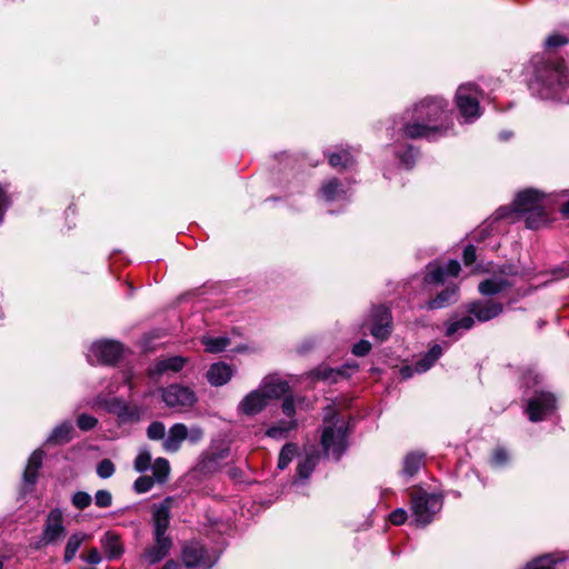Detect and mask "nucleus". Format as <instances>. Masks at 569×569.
<instances>
[{"label": "nucleus", "mask_w": 569, "mask_h": 569, "mask_svg": "<svg viewBox=\"0 0 569 569\" xmlns=\"http://www.w3.org/2000/svg\"><path fill=\"white\" fill-rule=\"evenodd\" d=\"M448 102L440 97H427L417 103L402 127L407 138L435 139L446 134L452 127Z\"/></svg>", "instance_id": "1"}, {"label": "nucleus", "mask_w": 569, "mask_h": 569, "mask_svg": "<svg viewBox=\"0 0 569 569\" xmlns=\"http://www.w3.org/2000/svg\"><path fill=\"white\" fill-rule=\"evenodd\" d=\"M533 78L530 89L542 99L569 103V70L562 61L545 57L532 59Z\"/></svg>", "instance_id": "2"}, {"label": "nucleus", "mask_w": 569, "mask_h": 569, "mask_svg": "<svg viewBox=\"0 0 569 569\" xmlns=\"http://www.w3.org/2000/svg\"><path fill=\"white\" fill-rule=\"evenodd\" d=\"M546 202V197L537 190L527 189L517 194L513 208L516 212L526 216V224L529 229H538L548 221Z\"/></svg>", "instance_id": "3"}, {"label": "nucleus", "mask_w": 569, "mask_h": 569, "mask_svg": "<svg viewBox=\"0 0 569 569\" xmlns=\"http://www.w3.org/2000/svg\"><path fill=\"white\" fill-rule=\"evenodd\" d=\"M442 508L441 498L437 495H430L425 491H418L411 495V511L415 522L418 526L430 523L436 513Z\"/></svg>", "instance_id": "4"}, {"label": "nucleus", "mask_w": 569, "mask_h": 569, "mask_svg": "<svg viewBox=\"0 0 569 569\" xmlns=\"http://www.w3.org/2000/svg\"><path fill=\"white\" fill-rule=\"evenodd\" d=\"M480 96V90L473 83H465L457 89L456 104L466 122H472L481 116Z\"/></svg>", "instance_id": "5"}, {"label": "nucleus", "mask_w": 569, "mask_h": 569, "mask_svg": "<svg viewBox=\"0 0 569 569\" xmlns=\"http://www.w3.org/2000/svg\"><path fill=\"white\" fill-rule=\"evenodd\" d=\"M217 560L218 555L208 551L199 541H190L182 548V561L189 569H210Z\"/></svg>", "instance_id": "6"}, {"label": "nucleus", "mask_w": 569, "mask_h": 569, "mask_svg": "<svg viewBox=\"0 0 569 569\" xmlns=\"http://www.w3.org/2000/svg\"><path fill=\"white\" fill-rule=\"evenodd\" d=\"M325 428L321 436V445L325 452L338 460L345 451L346 445V427L343 423L340 426L331 425L327 419L325 420Z\"/></svg>", "instance_id": "7"}, {"label": "nucleus", "mask_w": 569, "mask_h": 569, "mask_svg": "<svg viewBox=\"0 0 569 569\" xmlns=\"http://www.w3.org/2000/svg\"><path fill=\"white\" fill-rule=\"evenodd\" d=\"M162 399L170 408L182 409L192 407L197 402L194 391L182 385H170L162 390Z\"/></svg>", "instance_id": "8"}, {"label": "nucleus", "mask_w": 569, "mask_h": 569, "mask_svg": "<svg viewBox=\"0 0 569 569\" xmlns=\"http://www.w3.org/2000/svg\"><path fill=\"white\" fill-rule=\"evenodd\" d=\"M64 535L63 513L60 509H52L47 516L38 547L56 543Z\"/></svg>", "instance_id": "9"}, {"label": "nucleus", "mask_w": 569, "mask_h": 569, "mask_svg": "<svg viewBox=\"0 0 569 569\" xmlns=\"http://www.w3.org/2000/svg\"><path fill=\"white\" fill-rule=\"evenodd\" d=\"M391 313L387 307L379 306L372 309L366 326L373 338L383 341L391 333Z\"/></svg>", "instance_id": "10"}, {"label": "nucleus", "mask_w": 569, "mask_h": 569, "mask_svg": "<svg viewBox=\"0 0 569 569\" xmlns=\"http://www.w3.org/2000/svg\"><path fill=\"white\" fill-rule=\"evenodd\" d=\"M555 409L556 398L552 393L536 391L528 402L527 412L531 421H540L552 413Z\"/></svg>", "instance_id": "11"}, {"label": "nucleus", "mask_w": 569, "mask_h": 569, "mask_svg": "<svg viewBox=\"0 0 569 569\" xmlns=\"http://www.w3.org/2000/svg\"><path fill=\"white\" fill-rule=\"evenodd\" d=\"M122 353V346L117 341L101 340L94 342L88 355L90 362L111 365L116 362Z\"/></svg>", "instance_id": "12"}, {"label": "nucleus", "mask_w": 569, "mask_h": 569, "mask_svg": "<svg viewBox=\"0 0 569 569\" xmlns=\"http://www.w3.org/2000/svg\"><path fill=\"white\" fill-rule=\"evenodd\" d=\"M173 499L167 497L162 502L152 506V522L154 537H167L166 531L170 523V510Z\"/></svg>", "instance_id": "13"}, {"label": "nucleus", "mask_w": 569, "mask_h": 569, "mask_svg": "<svg viewBox=\"0 0 569 569\" xmlns=\"http://www.w3.org/2000/svg\"><path fill=\"white\" fill-rule=\"evenodd\" d=\"M503 310L500 302L496 301H475L468 305L467 311L473 315L480 322L489 321L497 318Z\"/></svg>", "instance_id": "14"}, {"label": "nucleus", "mask_w": 569, "mask_h": 569, "mask_svg": "<svg viewBox=\"0 0 569 569\" xmlns=\"http://www.w3.org/2000/svg\"><path fill=\"white\" fill-rule=\"evenodd\" d=\"M189 435V428L183 423H174L170 427L162 441V448L167 452H177Z\"/></svg>", "instance_id": "15"}, {"label": "nucleus", "mask_w": 569, "mask_h": 569, "mask_svg": "<svg viewBox=\"0 0 569 569\" xmlns=\"http://www.w3.org/2000/svg\"><path fill=\"white\" fill-rule=\"evenodd\" d=\"M441 355L442 347L440 345H433L423 356V358L416 362L415 369L406 367L401 370L402 377L410 378L413 371L418 373L426 372L435 365V362L440 358Z\"/></svg>", "instance_id": "16"}, {"label": "nucleus", "mask_w": 569, "mask_h": 569, "mask_svg": "<svg viewBox=\"0 0 569 569\" xmlns=\"http://www.w3.org/2000/svg\"><path fill=\"white\" fill-rule=\"evenodd\" d=\"M268 405V400L263 392L259 389L249 392L239 403L238 409L247 415L254 416L261 412Z\"/></svg>", "instance_id": "17"}, {"label": "nucleus", "mask_w": 569, "mask_h": 569, "mask_svg": "<svg viewBox=\"0 0 569 569\" xmlns=\"http://www.w3.org/2000/svg\"><path fill=\"white\" fill-rule=\"evenodd\" d=\"M258 389L263 392L269 402L270 400L278 399L287 393L289 385L278 376H268L262 380Z\"/></svg>", "instance_id": "18"}, {"label": "nucleus", "mask_w": 569, "mask_h": 569, "mask_svg": "<svg viewBox=\"0 0 569 569\" xmlns=\"http://www.w3.org/2000/svg\"><path fill=\"white\" fill-rule=\"evenodd\" d=\"M171 546L172 541L169 537H154V545L144 551L143 559L149 565H154L168 555Z\"/></svg>", "instance_id": "19"}, {"label": "nucleus", "mask_w": 569, "mask_h": 569, "mask_svg": "<svg viewBox=\"0 0 569 569\" xmlns=\"http://www.w3.org/2000/svg\"><path fill=\"white\" fill-rule=\"evenodd\" d=\"M233 369L224 362H216L207 371V379L210 385L219 387L226 385L232 377Z\"/></svg>", "instance_id": "20"}, {"label": "nucleus", "mask_w": 569, "mask_h": 569, "mask_svg": "<svg viewBox=\"0 0 569 569\" xmlns=\"http://www.w3.org/2000/svg\"><path fill=\"white\" fill-rule=\"evenodd\" d=\"M187 363V358L174 356L158 360L152 368L149 369L150 376L163 375L166 372H178Z\"/></svg>", "instance_id": "21"}, {"label": "nucleus", "mask_w": 569, "mask_h": 569, "mask_svg": "<svg viewBox=\"0 0 569 569\" xmlns=\"http://www.w3.org/2000/svg\"><path fill=\"white\" fill-rule=\"evenodd\" d=\"M357 366L347 365L339 369H331L328 367L317 368L312 375L316 379L327 381L329 383L337 382L340 378H347L350 376L349 371H355Z\"/></svg>", "instance_id": "22"}, {"label": "nucleus", "mask_w": 569, "mask_h": 569, "mask_svg": "<svg viewBox=\"0 0 569 569\" xmlns=\"http://www.w3.org/2000/svg\"><path fill=\"white\" fill-rule=\"evenodd\" d=\"M43 451L36 450L30 456L23 472V481L26 485L33 486L38 478V471L42 465Z\"/></svg>", "instance_id": "23"}, {"label": "nucleus", "mask_w": 569, "mask_h": 569, "mask_svg": "<svg viewBox=\"0 0 569 569\" xmlns=\"http://www.w3.org/2000/svg\"><path fill=\"white\" fill-rule=\"evenodd\" d=\"M101 543L107 558L110 560L118 559L123 553V547L119 537L112 532H107Z\"/></svg>", "instance_id": "24"}, {"label": "nucleus", "mask_w": 569, "mask_h": 569, "mask_svg": "<svg viewBox=\"0 0 569 569\" xmlns=\"http://www.w3.org/2000/svg\"><path fill=\"white\" fill-rule=\"evenodd\" d=\"M319 192L321 198L328 202L343 199L347 193L338 179H331L323 183Z\"/></svg>", "instance_id": "25"}, {"label": "nucleus", "mask_w": 569, "mask_h": 569, "mask_svg": "<svg viewBox=\"0 0 569 569\" xmlns=\"http://www.w3.org/2000/svg\"><path fill=\"white\" fill-rule=\"evenodd\" d=\"M511 283L501 277H492L487 279L479 284V291L483 296H495L505 291Z\"/></svg>", "instance_id": "26"}, {"label": "nucleus", "mask_w": 569, "mask_h": 569, "mask_svg": "<svg viewBox=\"0 0 569 569\" xmlns=\"http://www.w3.org/2000/svg\"><path fill=\"white\" fill-rule=\"evenodd\" d=\"M73 427L70 421L57 426L48 438L49 443L61 445L71 440Z\"/></svg>", "instance_id": "27"}, {"label": "nucleus", "mask_w": 569, "mask_h": 569, "mask_svg": "<svg viewBox=\"0 0 569 569\" xmlns=\"http://www.w3.org/2000/svg\"><path fill=\"white\" fill-rule=\"evenodd\" d=\"M328 161L332 168L348 169L355 164V157L349 150L341 149L330 153Z\"/></svg>", "instance_id": "28"}, {"label": "nucleus", "mask_w": 569, "mask_h": 569, "mask_svg": "<svg viewBox=\"0 0 569 569\" xmlns=\"http://www.w3.org/2000/svg\"><path fill=\"white\" fill-rule=\"evenodd\" d=\"M457 287L447 288L441 291L436 298L431 299L427 303L428 309H440L456 301L457 299Z\"/></svg>", "instance_id": "29"}, {"label": "nucleus", "mask_w": 569, "mask_h": 569, "mask_svg": "<svg viewBox=\"0 0 569 569\" xmlns=\"http://www.w3.org/2000/svg\"><path fill=\"white\" fill-rule=\"evenodd\" d=\"M425 456L420 452H410L403 459L402 473L407 477H413L423 463Z\"/></svg>", "instance_id": "30"}, {"label": "nucleus", "mask_w": 569, "mask_h": 569, "mask_svg": "<svg viewBox=\"0 0 569 569\" xmlns=\"http://www.w3.org/2000/svg\"><path fill=\"white\" fill-rule=\"evenodd\" d=\"M152 470V479L157 483H164L167 482L169 475H170V465L169 461L166 458H157L153 463L151 465Z\"/></svg>", "instance_id": "31"}, {"label": "nucleus", "mask_w": 569, "mask_h": 569, "mask_svg": "<svg viewBox=\"0 0 569 569\" xmlns=\"http://www.w3.org/2000/svg\"><path fill=\"white\" fill-rule=\"evenodd\" d=\"M87 539V535L83 532H76L71 535L68 539V542L66 545L64 549V561L69 562L71 561L79 548L81 547L82 542Z\"/></svg>", "instance_id": "32"}, {"label": "nucleus", "mask_w": 569, "mask_h": 569, "mask_svg": "<svg viewBox=\"0 0 569 569\" xmlns=\"http://www.w3.org/2000/svg\"><path fill=\"white\" fill-rule=\"evenodd\" d=\"M202 345L206 347V351L210 353H218L223 351L230 343L227 337H210L203 336L201 338Z\"/></svg>", "instance_id": "33"}, {"label": "nucleus", "mask_w": 569, "mask_h": 569, "mask_svg": "<svg viewBox=\"0 0 569 569\" xmlns=\"http://www.w3.org/2000/svg\"><path fill=\"white\" fill-rule=\"evenodd\" d=\"M473 325H475V319L471 316H465L458 320H451L447 325L446 335L448 337H451L460 330L466 331V330L471 329L473 327Z\"/></svg>", "instance_id": "34"}, {"label": "nucleus", "mask_w": 569, "mask_h": 569, "mask_svg": "<svg viewBox=\"0 0 569 569\" xmlns=\"http://www.w3.org/2000/svg\"><path fill=\"white\" fill-rule=\"evenodd\" d=\"M296 426L297 423L295 420L281 421L278 425L270 427L266 433L270 438L283 439L296 428Z\"/></svg>", "instance_id": "35"}, {"label": "nucleus", "mask_w": 569, "mask_h": 569, "mask_svg": "<svg viewBox=\"0 0 569 569\" xmlns=\"http://www.w3.org/2000/svg\"><path fill=\"white\" fill-rule=\"evenodd\" d=\"M318 455L312 453L308 455L303 460L299 461L297 472L300 479L309 478L318 462Z\"/></svg>", "instance_id": "36"}, {"label": "nucleus", "mask_w": 569, "mask_h": 569, "mask_svg": "<svg viewBox=\"0 0 569 569\" xmlns=\"http://www.w3.org/2000/svg\"><path fill=\"white\" fill-rule=\"evenodd\" d=\"M298 447L295 443H287L280 451L278 468L283 470L288 467V465L292 461L293 457L297 455Z\"/></svg>", "instance_id": "37"}, {"label": "nucleus", "mask_w": 569, "mask_h": 569, "mask_svg": "<svg viewBox=\"0 0 569 569\" xmlns=\"http://www.w3.org/2000/svg\"><path fill=\"white\" fill-rule=\"evenodd\" d=\"M152 456L149 450L141 449L134 459L133 467L138 472H144L151 468Z\"/></svg>", "instance_id": "38"}, {"label": "nucleus", "mask_w": 569, "mask_h": 569, "mask_svg": "<svg viewBox=\"0 0 569 569\" xmlns=\"http://www.w3.org/2000/svg\"><path fill=\"white\" fill-rule=\"evenodd\" d=\"M445 269L438 264H429L425 276L426 283H440L445 279Z\"/></svg>", "instance_id": "39"}, {"label": "nucleus", "mask_w": 569, "mask_h": 569, "mask_svg": "<svg viewBox=\"0 0 569 569\" xmlns=\"http://www.w3.org/2000/svg\"><path fill=\"white\" fill-rule=\"evenodd\" d=\"M560 560L547 555L528 563L526 569H553L555 565Z\"/></svg>", "instance_id": "40"}, {"label": "nucleus", "mask_w": 569, "mask_h": 569, "mask_svg": "<svg viewBox=\"0 0 569 569\" xmlns=\"http://www.w3.org/2000/svg\"><path fill=\"white\" fill-rule=\"evenodd\" d=\"M166 435V427L160 421H153L147 428V436L150 440H163Z\"/></svg>", "instance_id": "41"}, {"label": "nucleus", "mask_w": 569, "mask_h": 569, "mask_svg": "<svg viewBox=\"0 0 569 569\" xmlns=\"http://www.w3.org/2000/svg\"><path fill=\"white\" fill-rule=\"evenodd\" d=\"M156 481L149 476H140L133 483V489L138 493H146L152 489Z\"/></svg>", "instance_id": "42"}, {"label": "nucleus", "mask_w": 569, "mask_h": 569, "mask_svg": "<svg viewBox=\"0 0 569 569\" xmlns=\"http://www.w3.org/2000/svg\"><path fill=\"white\" fill-rule=\"evenodd\" d=\"M71 502L77 509L83 510L91 505L92 498L84 491H78L72 496Z\"/></svg>", "instance_id": "43"}, {"label": "nucleus", "mask_w": 569, "mask_h": 569, "mask_svg": "<svg viewBox=\"0 0 569 569\" xmlns=\"http://www.w3.org/2000/svg\"><path fill=\"white\" fill-rule=\"evenodd\" d=\"M568 42L569 39L566 36L561 33H552L546 39L545 46L548 50H553L567 44Z\"/></svg>", "instance_id": "44"}, {"label": "nucleus", "mask_w": 569, "mask_h": 569, "mask_svg": "<svg viewBox=\"0 0 569 569\" xmlns=\"http://www.w3.org/2000/svg\"><path fill=\"white\" fill-rule=\"evenodd\" d=\"M114 465L109 459L101 460L97 466V473L102 479L110 478L114 473Z\"/></svg>", "instance_id": "45"}, {"label": "nucleus", "mask_w": 569, "mask_h": 569, "mask_svg": "<svg viewBox=\"0 0 569 569\" xmlns=\"http://www.w3.org/2000/svg\"><path fill=\"white\" fill-rule=\"evenodd\" d=\"M94 503L99 508H108L112 505V495L108 490H98L94 495Z\"/></svg>", "instance_id": "46"}, {"label": "nucleus", "mask_w": 569, "mask_h": 569, "mask_svg": "<svg viewBox=\"0 0 569 569\" xmlns=\"http://www.w3.org/2000/svg\"><path fill=\"white\" fill-rule=\"evenodd\" d=\"M98 420L90 415H80L77 419L78 427L83 431H89L96 427Z\"/></svg>", "instance_id": "47"}, {"label": "nucleus", "mask_w": 569, "mask_h": 569, "mask_svg": "<svg viewBox=\"0 0 569 569\" xmlns=\"http://www.w3.org/2000/svg\"><path fill=\"white\" fill-rule=\"evenodd\" d=\"M507 461H508V452L503 448L495 449L491 462L495 466H502Z\"/></svg>", "instance_id": "48"}, {"label": "nucleus", "mask_w": 569, "mask_h": 569, "mask_svg": "<svg viewBox=\"0 0 569 569\" xmlns=\"http://www.w3.org/2000/svg\"><path fill=\"white\" fill-rule=\"evenodd\" d=\"M371 349V345L367 340H360L358 343H356L352 348L353 355L358 357L366 356Z\"/></svg>", "instance_id": "49"}, {"label": "nucleus", "mask_w": 569, "mask_h": 569, "mask_svg": "<svg viewBox=\"0 0 569 569\" xmlns=\"http://www.w3.org/2000/svg\"><path fill=\"white\" fill-rule=\"evenodd\" d=\"M391 523L396 525V526H400L402 523H405L406 519H407V511L405 509H396L395 511H392L390 513V517H389Z\"/></svg>", "instance_id": "50"}, {"label": "nucleus", "mask_w": 569, "mask_h": 569, "mask_svg": "<svg viewBox=\"0 0 569 569\" xmlns=\"http://www.w3.org/2000/svg\"><path fill=\"white\" fill-rule=\"evenodd\" d=\"M300 402L301 400H298V403ZM296 406L297 402L293 398H286L282 402V412L288 417H292L296 412Z\"/></svg>", "instance_id": "51"}, {"label": "nucleus", "mask_w": 569, "mask_h": 569, "mask_svg": "<svg viewBox=\"0 0 569 569\" xmlns=\"http://www.w3.org/2000/svg\"><path fill=\"white\" fill-rule=\"evenodd\" d=\"M81 557L90 565H98L102 559L100 552L96 548L88 550V552Z\"/></svg>", "instance_id": "52"}, {"label": "nucleus", "mask_w": 569, "mask_h": 569, "mask_svg": "<svg viewBox=\"0 0 569 569\" xmlns=\"http://www.w3.org/2000/svg\"><path fill=\"white\" fill-rule=\"evenodd\" d=\"M476 261V249L473 246H467L463 250V262L466 266H470Z\"/></svg>", "instance_id": "53"}, {"label": "nucleus", "mask_w": 569, "mask_h": 569, "mask_svg": "<svg viewBox=\"0 0 569 569\" xmlns=\"http://www.w3.org/2000/svg\"><path fill=\"white\" fill-rule=\"evenodd\" d=\"M203 437V431L200 427H192L189 429L188 440L192 443L198 442Z\"/></svg>", "instance_id": "54"}, {"label": "nucleus", "mask_w": 569, "mask_h": 569, "mask_svg": "<svg viewBox=\"0 0 569 569\" xmlns=\"http://www.w3.org/2000/svg\"><path fill=\"white\" fill-rule=\"evenodd\" d=\"M460 271V264L457 260H450L445 269L446 276H458Z\"/></svg>", "instance_id": "55"}, {"label": "nucleus", "mask_w": 569, "mask_h": 569, "mask_svg": "<svg viewBox=\"0 0 569 569\" xmlns=\"http://www.w3.org/2000/svg\"><path fill=\"white\" fill-rule=\"evenodd\" d=\"M415 158H416V153L415 151L410 148L406 151L405 154L400 156V161L407 167H411L412 163L415 162Z\"/></svg>", "instance_id": "56"}, {"label": "nucleus", "mask_w": 569, "mask_h": 569, "mask_svg": "<svg viewBox=\"0 0 569 569\" xmlns=\"http://www.w3.org/2000/svg\"><path fill=\"white\" fill-rule=\"evenodd\" d=\"M6 207H7V197H6L4 191L0 188V222L3 219V211H4Z\"/></svg>", "instance_id": "57"}, {"label": "nucleus", "mask_w": 569, "mask_h": 569, "mask_svg": "<svg viewBox=\"0 0 569 569\" xmlns=\"http://www.w3.org/2000/svg\"><path fill=\"white\" fill-rule=\"evenodd\" d=\"M119 416L120 417H128L130 419L134 418L136 417V413L130 411L129 412V408L127 406H123L120 411H119Z\"/></svg>", "instance_id": "58"}, {"label": "nucleus", "mask_w": 569, "mask_h": 569, "mask_svg": "<svg viewBox=\"0 0 569 569\" xmlns=\"http://www.w3.org/2000/svg\"><path fill=\"white\" fill-rule=\"evenodd\" d=\"M162 569H180V565L174 560H168Z\"/></svg>", "instance_id": "59"}, {"label": "nucleus", "mask_w": 569, "mask_h": 569, "mask_svg": "<svg viewBox=\"0 0 569 569\" xmlns=\"http://www.w3.org/2000/svg\"><path fill=\"white\" fill-rule=\"evenodd\" d=\"M561 213L566 217H569V201L562 206Z\"/></svg>", "instance_id": "60"}, {"label": "nucleus", "mask_w": 569, "mask_h": 569, "mask_svg": "<svg viewBox=\"0 0 569 569\" xmlns=\"http://www.w3.org/2000/svg\"><path fill=\"white\" fill-rule=\"evenodd\" d=\"M510 136H511V133H507V132H501V133H500V138H501L502 140L508 139Z\"/></svg>", "instance_id": "61"}, {"label": "nucleus", "mask_w": 569, "mask_h": 569, "mask_svg": "<svg viewBox=\"0 0 569 569\" xmlns=\"http://www.w3.org/2000/svg\"><path fill=\"white\" fill-rule=\"evenodd\" d=\"M123 378H124L126 382L130 383V379H131L130 375L126 373V375H123ZM129 386L131 387V385H129Z\"/></svg>", "instance_id": "62"}, {"label": "nucleus", "mask_w": 569, "mask_h": 569, "mask_svg": "<svg viewBox=\"0 0 569 569\" xmlns=\"http://www.w3.org/2000/svg\"><path fill=\"white\" fill-rule=\"evenodd\" d=\"M568 274H569V266L567 267L566 272H565L563 274H561V277H566V276H568Z\"/></svg>", "instance_id": "63"}, {"label": "nucleus", "mask_w": 569, "mask_h": 569, "mask_svg": "<svg viewBox=\"0 0 569 569\" xmlns=\"http://www.w3.org/2000/svg\"><path fill=\"white\" fill-rule=\"evenodd\" d=\"M2 567H3V566H2V562L0 561V569H2Z\"/></svg>", "instance_id": "64"}]
</instances>
